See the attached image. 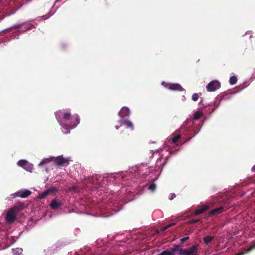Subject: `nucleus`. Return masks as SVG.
Instances as JSON below:
<instances>
[{
	"label": "nucleus",
	"mask_w": 255,
	"mask_h": 255,
	"mask_svg": "<svg viewBox=\"0 0 255 255\" xmlns=\"http://www.w3.org/2000/svg\"><path fill=\"white\" fill-rule=\"evenodd\" d=\"M55 117L67 130L75 128L80 123V119L77 114L71 115L69 113H63L61 111H58L55 113Z\"/></svg>",
	"instance_id": "f257e3e1"
},
{
	"label": "nucleus",
	"mask_w": 255,
	"mask_h": 255,
	"mask_svg": "<svg viewBox=\"0 0 255 255\" xmlns=\"http://www.w3.org/2000/svg\"><path fill=\"white\" fill-rule=\"evenodd\" d=\"M24 204L20 203L18 206H15L11 208L7 213L5 220L9 224L13 223L16 220V213L23 209Z\"/></svg>",
	"instance_id": "f03ea898"
},
{
	"label": "nucleus",
	"mask_w": 255,
	"mask_h": 255,
	"mask_svg": "<svg viewBox=\"0 0 255 255\" xmlns=\"http://www.w3.org/2000/svg\"><path fill=\"white\" fill-rule=\"evenodd\" d=\"M198 245H193L189 248L182 249L181 253H178L179 255H198Z\"/></svg>",
	"instance_id": "7ed1b4c3"
},
{
	"label": "nucleus",
	"mask_w": 255,
	"mask_h": 255,
	"mask_svg": "<svg viewBox=\"0 0 255 255\" xmlns=\"http://www.w3.org/2000/svg\"><path fill=\"white\" fill-rule=\"evenodd\" d=\"M54 162L56 165L60 167L66 166L69 164L68 158H65L62 155L54 157Z\"/></svg>",
	"instance_id": "20e7f679"
},
{
	"label": "nucleus",
	"mask_w": 255,
	"mask_h": 255,
	"mask_svg": "<svg viewBox=\"0 0 255 255\" xmlns=\"http://www.w3.org/2000/svg\"><path fill=\"white\" fill-rule=\"evenodd\" d=\"M220 87V83L217 80H214L208 83L206 86V89L208 92H214Z\"/></svg>",
	"instance_id": "39448f33"
},
{
	"label": "nucleus",
	"mask_w": 255,
	"mask_h": 255,
	"mask_svg": "<svg viewBox=\"0 0 255 255\" xmlns=\"http://www.w3.org/2000/svg\"><path fill=\"white\" fill-rule=\"evenodd\" d=\"M229 205L228 204V205L226 206H221L219 208H215L209 212V215L210 216L218 215L225 211L228 208L227 206Z\"/></svg>",
	"instance_id": "423d86ee"
},
{
	"label": "nucleus",
	"mask_w": 255,
	"mask_h": 255,
	"mask_svg": "<svg viewBox=\"0 0 255 255\" xmlns=\"http://www.w3.org/2000/svg\"><path fill=\"white\" fill-rule=\"evenodd\" d=\"M31 193V191L27 189L20 190L15 193V197L25 198L30 195Z\"/></svg>",
	"instance_id": "0eeeda50"
},
{
	"label": "nucleus",
	"mask_w": 255,
	"mask_h": 255,
	"mask_svg": "<svg viewBox=\"0 0 255 255\" xmlns=\"http://www.w3.org/2000/svg\"><path fill=\"white\" fill-rule=\"evenodd\" d=\"M57 190L55 188L52 187L50 189H48L44 191V192H43L42 193L40 194L39 195V198L40 199H44L48 195L52 194V193H55L56 192H57Z\"/></svg>",
	"instance_id": "6e6552de"
},
{
	"label": "nucleus",
	"mask_w": 255,
	"mask_h": 255,
	"mask_svg": "<svg viewBox=\"0 0 255 255\" xmlns=\"http://www.w3.org/2000/svg\"><path fill=\"white\" fill-rule=\"evenodd\" d=\"M62 205V203L61 201L57 200L56 199H53L51 201V203L49 205L50 208L52 209H57Z\"/></svg>",
	"instance_id": "1a4fd4ad"
},
{
	"label": "nucleus",
	"mask_w": 255,
	"mask_h": 255,
	"mask_svg": "<svg viewBox=\"0 0 255 255\" xmlns=\"http://www.w3.org/2000/svg\"><path fill=\"white\" fill-rule=\"evenodd\" d=\"M130 112L128 108L123 107L119 112V116L122 118H125L129 115Z\"/></svg>",
	"instance_id": "9d476101"
},
{
	"label": "nucleus",
	"mask_w": 255,
	"mask_h": 255,
	"mask_svg": "<svg viewBox=\"0 0 255 255\" xmlns=\"http://www.w3.org/2000/svg\"><path fill=\"white\" fill-rule=\"evenodd\" d=\"M208 209H209V206L208 205H204L200 209L196 210L194 212L193 214L196 216L198 215L199 214L204 213Z\"/></svg>",
	"instance_id": "9b49d317"
},
{
	"label": "nucleus",
	"mask_w": 255,
	"mask_h": 255,
	"mask_svg": "<svg viewBox=\"0 0 255 255\" xmlns=\"http://www.w3.org/2000/svg\"><path fill=\"white\" fill-rule=\"evenodd\" d=\"M168 89L171 90L182 91V87L178 84H170Z\"/></svg>",
	"instance_id": "f8f14e48"
},
{
	"label": "nucleus",
	"mask_w": 255,
	"mask_h": 255,
	"mask_svg": "<svg viewBox=\"0 0 255 255\" xmlns=\"http://www.w3.org/2000/svg\"><path fill=\"white\" fill-rule=\"evenodd\" d=\"M17 165L21 167H25V166H28L31 168V164H30L25 160H20L17 162Z\"/></svg>",
	"instance_id": "ddd939ff"
},
{
	"label": "nucleus",
	"mask_w": 255,
	"mask_h": 255,
	"mask_svg": "<svg viewBox=\"0 0 255 255\" xmlns=\"http://www.w3.org/2000/svg\"><path fill=\"white\" fill-rule=\"evenodd\" d=\"M182 250V249L181 248V246L180 245H175L170 249V251L173 254V255H174L175 252L179 251V253H181V250Z\"/></svg>",
	"instance_id": "4468645a"
},
{
	"label": "nucleus",
	"mask_w": 255,
	"mask_h": 255,
	"mask_svg": "<svg viewBox=\"0 0 255 255\" xmlns=\"http://www.w3.org/2000/svg\"><path fill=\"white\" fill-rule=\"evenodd\" d=\"M122 124L127 126L128 128H130L131 130L133 129V125L131 122L126 120L122 122Z\"/></svg>",
	"instance_id": "2eb2a0df"
},
{
	"label": "nucleus",
	"mask_w": 255,
	"mask_h": 255,
	"mask_svg": "<svg viewBox=\"0 0 255 255\" xmlns=\"http://www.w3.org/2000/svg\"><path fill=\"white\" fill-rule=\"evenodd\" d=\"M213 239V236H207L203 238V241L205 244L208 245Z\"/></svg>",
	"instance_id": "dca6fc26"
},
{
	"label": "nucleus",
	"mask_w": 255,
	"mask_h": 255,
	"mask_svg": "<svg viewBox=\"0 0 255 255\" xmlns=\"http://www.w3.org/2000/svg\"><path fill=\"white\" fill-rule=\"evenodd\" d=\"M54 157H51L50 158H47L44 159L41 162H40V163L39 164V166L43 165L46 163H48L50 161H54Z\"/></svg>",
	"instance_id": "f3484780"
},
{
	"label": "nucleus",
	"mask_w": 255,
	"mask_h": 255,
	"mask_svg": "<svg viewBox=\"0 0 255 255\" xmlns=\"http://www.w3.org/2000/svg\"><path fill=\"white\" fill-rule=\"evenodd\" d=\"M202 223V221L201 219H192V220H189L188 221V222H187L188 224H189V225L195 224V223Z\"/></svg>",
	"instance_id": "a211bd4d"
},
{
	"label": "nucleus",
	"mask_w": 255,
	"mask_h": 255,
	"mask_svg": "<svg viewBox=\"0 0 255 255\" xmlns=\"http://www.w3.org/2000/svg\"><path fill=\"white\" fill-rule=\"evenodd\" d=\"M237 82V78L235 76H233L230 77L229 82L231 85H234Z\"/></svg>",
	"instance_id": "6ab92c4d"
},
{
	"label": "nucleus",
	"mask_w": 255,
	"mask_h": 255,
	"mask_svg": "<svg viewBox=\"0 0 255 255\" xmlns=\"http://www.w3.org/2000/svg\"><path fill=\"white\" fill-rule=\"evenodd\" d=\"M202 113L199 111H197V112H195V114H194L193 119L194 120H197L200 118H201L202 117Z\"/></svg>",
	"instance_id": "aec40b11"
},
{
	"label": "nucleus",
	"mask_w": 255,
	"mask_h": 255,
	"mask_svg": "<svg viewBox=\"0 0 255 255\" xmlns=\"http://www.w3.org/2000/svg\"><path fill=\"white\" fill-rule=\"evenodd\" d=\"M176 224L175 223H171V224H169L165 226H164L163 227H162L160 229V231H162V232H164L166 230H167V229H168L169 228L172 227V226H173L175 225Z\"/></svg>",
	"instance_id": "412c9836"
},
{
	"label": "nucleus",
	"mask_w": 255,
	"mask_h": 255,
	"mask_svg": "<svg viewBox=\"0 0 255 255\" xmlns=\"http://www.w3.org/2000/svg\"><path fill=\"white\" fill-rule=\"evenodd\" d=\"M180 137V134H178V135L174 136L172 139V142L174 144H176L177 142L178 141V140H179Z\"/></svg>",
	"instance_id": "4be33fe9"
},
{
	"label": "nucleus",
	"mask_w": 255,
	"mask_h": 255,
	"mask_svg": "<svg viewBox=\"0 0 255 255\" xmlns=\"http://www.w3.org/2000/svg\"><path fill=\"white\" fill-rule=\"evenodd\" d=\"M253 249H255V242L253 243V244L246 250V253H248Z\"/></svg>",
	"instance_id": "5701e85b"
},
{
	"label": "nucleus",
	"mask_w": 255,
	"mask_h": 255,
	"mask_svg": "<svg viewBox=\"0 0 255 255\" xmlns=\"http://www.w3.org/2000/svg\"><path fill=\"white\" fill-rule=\"evenodd\" d=\"M156 188V184L154 183H152L149 186L148 189L152 192H153Z\"/></svg>",
	"instance_id": "b1692460"
},
{
	"label": "nucleus",
	"mask_w": 255,
	"mask_h": 255,
	"mask_svg": "<svg viewBox=\"0 0 255 255\" xmlns=\"http://www.w3.org/2000/svg\"><path fill=\"white\" fill-rule=\"evenodd\" d=\"M159 255H173L170 250H165L161 253Z\"/></svg>",
	"instance_id": "393cba45"
},
{
	"label": "nucleus",
	"mask_w": 255,
	"mask_h": 255,
	"mask_svg": "<svg viewBox=\"0 0 255 255\" xmlns=\"http://www.w3.org/2000/svg\"><path fill=\"white\" fill-rule=\"evenodd\" d=\"M199 95L198 93H194L192 95V99L194 101H196L198 99Z\"/></svg>",
	"instance_id": "a878e982"
},
{
	"label": "nucleus",
	"mask_w": 255,
	"mask_h": 255,
	"mask_svg": "<svg viewBox=\"0 0 255 255\" xmlns=\"http://www.w3.org/2000/svg\"><path fill=\"white\" fill-rule=\"evenodd\" d=\"M176 195L174 193L170 194L169 197V199L171 200L173 199L174 198H175Z\"/></svg>",
	"instance_id": "bb28decb"
},
{
	"label": "nucleus",
	"mask_w": 255,
	"mask_h": 255,
	"mask_svg": "<svg viewBox=\"0 0 255 255\" xmlns=\"http://www.w3.org/2000/svg\"><path fill=\"white\" fill-rule=\"evenodd\" d=\"M189 237H184V238L180 239V241L181 243H184L185 241H186L187 240H188L189 239Z\"/></svg>",
	"instance_id": "cd10ccee"
},
{
	"label": "nucleus",
	"mask_w": 255,
	"mask_h": 255,
	"mask_svg": "<svg viewBox=\"0 0 255 255\" xmlns=\"http://www.w3.org/2000/svg\"><path fill=\"white\" fill-rule=\"evenodd\" d=\"M15 251H16V253L19 255L20 254H21L22 252V250L21 249H19V248H17L15 250Z\"/></svg>",
	"instance_id": "c85d7f7f"
},
{
	"label": "nucleus",
	"mask_w": 255,
	"mask_h": 255,
	"mask_svg": "<svg viewBox=\"0 0 255 255\" xmlns=\"http://www.w3.org/2000/svg\"><path fill=\"white\" fill-rule=\"evenodd\" d=\"M24 169L27 171H31V170L32 169V165L31 164V168H30V167H29L28 166H25V167H24Z\"/></svg>",
	"instance_id": "c756f323"
},
{
	"label": "nucleus",
	"mask_w": 255,
	"mask_h": 255,
	"mask_svg": "<svg viewBox=\"0 0 255 255\" xmlns=\"http://www.w3.org/2000/svg\"><path fill=\"white\" fill-rule=\"evenodd\" d=\"M21 27H22V25L21 24H18V25L14 26V29L19 28H21Z\"/></svg>",
	"instance_id": "7c9ffc66"
},
{
	"label": "nucleus",
	"mask_w": 255,
	"mask_h": 255,
	"mask_svg": "<svg viewBox=\"0 0 255 255\" xmlns=\"http://www.w3.org/2000/svg\"><path fill=\"white\" fill-rule=\"evenodd\" d=\"M252 171L253 172H255V165L252 167Z\"/></svg>",
	"instance_id": "2f4dec72"
},
{
	"label": "nucleus",
	"mask_w": 255,
	"mask_h": 255,
	"mask_svg": "<svg viewBox=\"0 0 255 255\" xmlns=\"http://www.w3.org/2000/svg\"><path fill=\"white\" fill-rule=\"evenodd\" d=\"M155 234H158V233H159V231H158V230H156V231H155Z\"/></svg>",
	"instance_id": "473e14b6"
},
{
	"label": "nucleus",
	"mask_w": 255,
	"mask_h": 255,
	"mask_svg": "<svg viewBox=\"0 0 255 255\" xmlns=\"http://www.w3.org/2000/svg\"><path fill=\"white\" fill-rule=\"evenodd\" d=\"M119 128V126H116V129H118Z\"/></svg>",
	"instance_id": "72a5a7b5"
},
{
	"label": "nucleus",
	"mask_w": 255,
	"mask_h": 255,
	"mask_svg": "<svg viewBox=\"0 0 255 255\" xmlns=\"http://www.w3.org/2000/svg\"><path fill=\"white\" fill-rule=\"evenodd\" d=\"M230 201L228 200L227 203L229 204Z\"/></svg>",
	"instance_id": "f704fd0d"
}]
</instances>
